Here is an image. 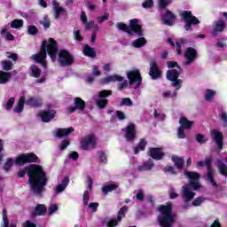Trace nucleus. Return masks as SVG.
<instances>
[{"label": "nucleus", "instance_id": "f257e3e1", "mask_svg": "<svg viewBox=\"0 0 227 227\" xmlns=\"http://www.w3.org/2000/svg\"><path fill=\"white\" fill-rule=\"evenodd\" d=\"M26 173L28 176V184L34 194H42L43 187L47 185V175L41 165H30L24 170H20L18 176L22 178Z\"/></svg>", "mask_w": 227, "mask_h": 227}, {"label": "nucleus", "instance_id": "f03ea898", "mask_svg": "<svg viewBox=\"0 0 227 227\" xmlns=\"http://www.w3.org/2000/svg\"><path fill=\"white\" fill-rule=\"evenodd\" d=\"M47 52L51 61H54L58 54V44L52 38L43 41L39 53L32 55L31 59L35 61V63H40L43 68H47V62L45 61L47 59Z\"/></svg>", "mask_w": 227, "mask_h": 227}, {"label": "nucleus", "instance_id": "7ed1b4c3", "mask_svg": "<svg viewBox=\"0 0 227 227\" xmlns=\"http://www.w3.org/2000/svg\"><path fill=\"white\" fill-rule=\"evenodd\" d=\"M157 210L160 212V215L158 217V222L161 227H172L176 216L171 212V202H168L166 206H160Z\"/></svg>", "mask_w": 227, "mask_h": 227}, {"label": "nucleus", "instance_id": "20e7f679", "mask_svg": "<svg viewBox=\"0 0 227 227\" xmlns=\"http://www.w3.org/2000/svg\"><path fill=\"white\" fill-rule=\"evenodd\" d=\"M26 162H38V157L35 153H26L20 155L15 161L13 159L9 158L4 162V170L10 171L14 164L17 166H24Z\"/></svg>", "mask_w": 227, "mask_h": 227}, {"label": "nucleus", "instance_id": "39448f33", "mask_svg": "<svg viewBox=\"0 0 227 227\" xmlns=\"http://www.w3.org/2000/svg\"><path fill=\"white\" fill-rule=\"evenodd\" d=\"M168 68H172L167 72V79L172 82V86L176 90H180L182 88V80L178 79L180 74H182V69L176 62H168Z\"/></svg>", "mask_w": 227, "mask_h": 227}, {"label": "nucleus", "instance_id": "423d86ee", "mask_svg": "<svg viewBox=\"0 0 227 227\" xmlns=\"http://www.w3.org/2000/svg\"><path fill=\"white\" fill-rule=\"evenodd\" d=\"M116 27L121 31H126L129 35H134V33H137L138 36H143V30L141 29V25H139V20L137 19L131 20L129 27L123 23H118Z\"/></svg>", "mask_w": 227, "mask_h": 227}, {"label": "nucleus", "instance_id": "0eeeda50", "mask_svg": "<svg viewBox=\"0 0 227 227\" xmlns=\"http://www.w3.org/2000/svg\"><path fill=\"white\" fill-rule=\"evenodd\" d=\"M25 103L27 106H31L32 107H38V106H42V98L28 97L26 99L24 97H21L18 105L14 107V113H22Z\"/></svg>", "mask_w": 227, "mask_h": 227}, {"label": "nucleus", "instance_id": "6e6552de", "mask_svg": "<svg viewBox=\"0 0 227 227\" xmlns=\"http://www.w3.org/2000/svg\"><path fill=\"white\" fill-rule=\"evenodd\" d=\"M197 166L199 168H203L206 166L207 172V178L208 182L213 185V187L217 186V183L214 182V169H212V160L210 159H206L205 161H198Z\"/></svg>", "mask_w": 227, "mask_h": 227}, {"label": "nucleus", "instance_id": "1a4fd4ad", "mask_svg": "<svg viewBox=\"0 0 227 227\" xmlns=\"http://www.w3.org/2000/svg\"><path fill=\"white\" fill-rule=\"evenodd\" d=\"M182 20L185 22V29L186 31H190L191 26L200 24V20L198 18L192 16V12L189 11H184L180 13Z\"/></svg>", "mask_w": 227, "mask_h": 227}, {"label": "nucleus", "instance_id": "9d476101", "mask_svg": "<svg viewBox=\"0 0 227 227\" xmlns=\"http://www.w3.org/2000/svg\"><path fill=\"white\" fill-rule=\"evenodd\" d=\"M59 63L62 67H68V65L74 63V56H72L67 50H60L59 51Z\"/></svg>", "mask_w": 227, "mask_h": 227}, {"label": "nucleus", "instance_id": "9b49d317", "mask_svg": "<svg viewBox=\"0 0 227 227\" xmlns=\"http://www.w3.org/2000/svg\"><path fill=\"white\" fill-rule=\"evenodd\" d=\"M128 79L129 81V84H134L135 90H137L139 86H141V74L139 73V70L135 69L132 71L128 72L127 74Z\"/></svg>", "mask_w": 227, "mask_h": 227}, {"label": "nucleus", "instance_id": "f8f14e48", "mask_svg": "<svg viewBox=\"0 0 227 227\" xmlns=\"http://www.w3.org/2000/svg\"><path fill=\"white\" fill-rule=\"evenodd\" d=\"M184 175L189 179L190 185L192 187L193 191H198V189L201 187V184H200V174L184 171Z\"/></svg>", "mask_w": 227, "mask_h": 227}, {"label": "nucleus", "instance_id": "ddd939ff", "mask_svg": "<svg viewBox=\"0 0 227 227\" xmlns=\"http://www.w3.org/2000/svg\"><path fill=\"white\" fill-rule=\"evenodd\" d=\"M97 146V137L95 135H87L82 139V150H93Z\"/></svg>", "mask_w": 227, "mask_h": 227}, {"label": "nucleus", "instance_id": "4468645a", "mask_svg": "<svg viewBox=\"0 0 227 227\" xmlns=\"http://www.w3.org/2000/svg\"><path fill=\"white\" fill-rule=\"evenodd\" d=\"M179 123L181 127L177 130V137L179 139H184L185 137L184 129H191V127H192V121L187 120L185 117H181Z\"/></svg>", "mask_w": 227, "mask_h": 227}, {"label": "nucleus", "instance_id": "2eb2a0df", "mask_svg": "<svg viewBox=\"0 0 227 227\" xmlns=\"http://www.w3.org/2000/svg\"><path fill=\"white\" fill-rule=\"evenodd\" d=\"M111 90H101L99 92L98 98L96 99V105L99 109H104L106 106H107V97H110L112 95Z\"/></svg>", "mask_w": 227, "mask_h": 227}, {"label": "nucleus", "instance_id": "dca6fc26", "mask_svg": "<svg viewBox=\"0 0 227 227\" xmlns=\"http://www.w3.org/2000/svg\"><path fill=\"white\" fill-rule=\"evenodd\" d=\"M83 207H87L88 210L90 212H95L97 208H98V203L97 202H91L88 204V201H90V192L85 191L83 193Z\"/></svg>", "mask_w": 227, "mask_h": 227}, {"label": "nucleus", "instance_id": "f3484780", "mask_svg": "<svg viewBox=\"0 0 227 227\" xmlns=\"http://www.w3.org/2000/svg\"><path fill=\"white\" fill-rule=\"evenodd\" d=\"M125 212H127V207H124L120 209L118 216H117V220L116 219H111L109 221H106V226L107 227H114L118 225V223H120L121 221V219H123V217H125Z\"/></svg>", "mask_w": 227, "mask_h": 227}, {"label": "nucleus", "instance_id": "a211bd4d", "mask_svg": "<svg viewBox=\"0 0 227 227\" xmlns=\"http://www.w3.org/2000/svg\"><path fill=\"white\" fill-rule=\"evenodd\" d=\"M123 131L125 132L127 141L136 139V125L134 123H129Z\"/></svg>", "mask_w": 227, "mask_h": 227}, {"label": "nucleus", "instance_id": "6ab92c4d", "mask_svg": "<svg viewBox=\"0 0 227 227\" xmlns=\"http://www.w3.org/2000/svg\"><path fill=\"white\" fill-rule=\"evenodd\" d=\"M55 114L56 111L54 110L43 111L39 114V117L44 123H49L54 118Z\"/></svg>", "mask_w": 227, "mask_h": 227}, {"label": "nucleus", "instance_id": "aec40b11", "mask_svg": "<svg viewBox=\"0 0 227 227\" xmlns=\"http://www.w3.org/2000/svg\"><path fill=\"white\" fill-rule=\"evenodd\" d=\"M181 196L184 201H191L196 196V193L189 186H183Z\"/></svg>", "mask_w": 227, "mask_h": 227}, {"label": "nucleus", "instance_id": "412c9836", "mask_svg": "<svg viewBox=\"0 0 227 227\" xmlns=\"http://www.w3.org/2000/svg\"><path fill=\"white\" fill-rule=\"evenodd\" d=\"M224 27H226V24L223 20L215 21L213 24V36H217L219 33H223L224 31Z\"/></svg>", "mask_w": 227, "mask_h": 227}, {"label": "nucleus", "instance_id": "4be33fe9", "mask_svg": "<svg viewBox=\"0 0 227 227\" xmlns=\"http://www.w3.org/2000/svg\"><path fill=\"white\" fill-rule=\"evenodd\" d=\"M211 136L214 141H215L218 148L221 150V148H223V133L217 129H213L211 131Z\"/></svg>", "mask_w": 227, "mask_h": 227}, {"label": "nucleus", "instance_id": "5701e85b", "mask_svg": "<svg viewBox=\"0 0 227 227\" xmlns=\"http://www.w3.org/2000/svg\"><path fill=\"white\" fill-rule=\"evenodd\" d=\"M149 155L155 160H160L162 157H164V153L162 152V149L160 148H151L149 150Z\"/></svg>", "mask_w": 227, "mask_h": 227}, {"label": "nucleus", "instance_id": "b1692460", "mask_svg": "<svg viewBox=\"0 0 227 227\" xmlns=\"http://www.w3.org/2000/svg\"><path fill=\"white\" fill-rule=\"evenodd\" d=\"M198 52L193 48H188L184 52V58L187 59V63H192L196 59Z\"/></svg>", "mask_w": 227, "mask_h": 227}, {"label": "nucleus", "instance_id": "393cba45", "mask_svg": "<svg viewBox=\"0 0 227 227\" xmlns=\"http://www.w3.org/2000/svg\"><path fill=\"white\" fill-rule=\"evenodd\" d=\"M52 4H53L55 19H59L60 15H63L66 13L65 9H63V7L59 6V4L56 0H52Z\"/></svg>", "mask_w": 227, "mask_h": 227}, {"label": "nucleus", "instance_id": "a878e982", "mask_svg": "<svg viewBox=\"0 0 227 227\" xmlns=\"http://www.w3.org/2000/svg\"><path fill=\"white\" fill-rule=\"evenodd\" d=\"M162 20L167 26H173L175 24V15L169 11H167L162 16Z\"/></svg>", "mask_w": 227, "mask_h": 227}, {"label": "nucleus", "instance_id": "bb28decb", "mask_svg": "<svg viewBox=\"0 0 227 227\" xmlns=\"http://www.w3.org/2000/svg\"><path fill=\"white\" fill-rule=\"evenodd\" d=\"M72 132H74V128L57 129L54 131V136L55 137H63L68 136V134H72Z\"/></svg>", "mask_w": 227, "mask_h": 227}, {"label": "nucleus", "instance_id": "cd10ccee", "mask_svg": "<svg viewBox=\"0 0 227 227\" xmlns=\"http://www.w3.org/2000/svg\"><path fill=\"white\" fill-rule=\"evenodd\" d=\"M149 75H151L152 79H159L160 77V70H159L155 62L151 63Z\"/></svg>", "mask_w": 227, "mask_h": 227}, {"label": "nucleus", "instance_id": "c85d7f7f", "mask_svg": "<svg viewBox=\"0 0 227 227\" xmlns=\"http://www.w3.org/2000/svg\"><path fill=\"white\" fill-rule=\"evenodd\" d=\"M74 105H75V107L71 106L68 108L69 113H74V111H75V109H81L82 111V109H84L85 103L82 99H81L79 98H75Z\"/></svg>", "mask_w": 227, "mask_h": 227}, {"label": "nucleus", "instance_id": "c756f323", "mask_svg": "<svg viewBox=\"0 0 227 227\" xmlns=\"http://www.w3.org/2000/svg\"><path fill=\"white\" fill-rule=\"evenodd\" d=\"M123 82V77L118 74H113L110 76H107L103 80V82L105 84H107L109 82Z\"/></svg>", "mask_w": 227, "mask_h": 227}, {"label": "nucleus", "instance_id": "7c9ffc66", "mask_svg": "<svg viewBox=\"0 0 227 227\" xmlns=\"http://www.w3.org/2000/svg\"><path fill=\"white\" fill-rule=\"evenodd\" d=\"M68 182H70V178H68V176H64L62 178V184H58L56 187L57 194H59V192H63V191L67 189V186L68 185Z\"/></svg>", "mask_w": 227, "mask_h": 227}, {"label": "nucleus", "instance_id": "2f4dec72", "mask_svg": "<svg viewBox=\"0 0 227 227\" xmlns=\"http://www.w3.org/2000/svg\"><path fill=\"white\" fill-rule=\"evenodd\" d=\"M216 91L214 90L207 89L205 90L204 98L207 102H212L214 100V97L216 95Z\"/></svg>", "mask_w": 227, "mask_h": 227}, {"label": "nucleus", "instance_id": "473e14b6", "mask_svg": "<svg viewBox=\"0 0 227 227\" xmlns=\"http://www.w3.org/2000/svg\"><path fill=\"white\" fill-rule=\"evenodd\" d=\"M47 212V208L44 205L39 204L35 207V209L34 212H32L33 215H43Z\"/></svg>", "mask_w": 227, "mask_h": 227}, {"label": "nucleus", "instance_id": "72a5a7b5", "mask_svg": "<svg viewBox=\"0 0 227 227\" xmlns=\"http://www.w3.org/2000/svg\"><path fill=\"white\" fill-rule=\"evenodd\" d=\"M153 168V160H149L145 162L142 166L138 167L139 171H150Z\"/></svg>", "mask_w": 227, "mask_h": 227}, {"label": "nucleus", "instance_id": "f704fd0d", "mask_svg": "<svg viewBox=\"0 0 227 227\" xmlns=\"http://www.w3.org/2000/svg\"><path fill=\"white\" fill-rule=\"evenodd\" d=\"M172 160L177 169H182V168H184V158L178 156H172Z\"/></svg>", "mask_w": 227, "mask_h": 227}, {"label": "nucleus", "instance_id": "c9c22d12", "mask_svg": "<svg viewBox=\"0 0 227 227\" xmlns=\"http://www.w3.org/2000/svg\"><path fill=\"white\" fill-rule=\"evenodd\" d=\"M12 74L4 71H0V84H6L10 81Z\"/></svg>", "mask_w": 227, "mask_h": 227}, {"label": "nucleus", "instance_id": "e433bc0d", "mask_svg": "<svg viewBox=\"0 0 227 227\" xmlns=\"http://www.w3.org/2000/svg\"><path fill=\"white\" fill-rule=\"evenodd\" d=\"M132 45H133V47L139 49V48L143 47L144 45H146V39H145V37H140V38L133 41Z\"/></svg>", "mask_w": 227, "mask_h": 227}, {"label": "nucleus", "instance_id": "4c0bfd02", "mask_svg": "<svg viewBox=\"0 0 227 227\" xmlns=\"http://www.w3.org/2000/svg\"><path fill=\"white\" fill-rule=\"evenodd\" d=\"M116 189H118V184H110L103 186L102 192H104V194H107L108 192H111V191H114Z\"/></svg>", "mask_w": 227, "mask_h": 227}, {"label": "nucleus", "instance_id": "58836bf2", "mask_svg": "<svg viewBox=\"0 0 227 227\" xmlns=\"http://www.w3.org/2000/svg\"><path fill=\"white\" fill-rule=\"evenodd\" d=\"M83 54L89 56V58H95V50L90 45H85L83 48Z\"/></svg>", "mask_w": 227, "mask_h": 227}, {"label": "nucleus", "instance_id": "ea45409f", "mask_svg": "<svg viewBox=\"0 0 227 227\" xmlns=\"http://www.w3.org/2000/svg\"><path fill=\"white\" fill-rule=\"evenodd\" d=\"M22 26H24V20H13L11 22V27L12 29H19L20 27H22Z\"/></svg>", "mask_w": 227, "mask_h": 227}, {"label": "nucleus", "instance_id": "a19ab883", "mask_svg": "<svg viewBox=\"0 0 227 227\" xmlns=\"http://www.w3.org/2000/svg\"><path fill=\"white\" fill-rule=\"evenodd\" d=\"M40 74H42V71H40V68L36 66H31L30 67V75L32 77L38 78L40 77Z\"/></svg>", "mask_w": 227, "mask_h": 227}, {"label": "nucleus", "instance_id": "79ce46f5", "mask_svg": "<svg viewBox=\"0 0 227 227\" xmlns=\"http://www.w3.org/2000/svg\"><path fill=\"white\" fill-rule=\"evenodd\" d=\"M145 146H146V141L145 139H142L138 146L135 148L134 150L135 153L137 154V153H139V152H143Z\"/></svg>", "mask_w": 227, "mask_h": 227}, {"label": "nucleus", "instance_id": "37998d69", "mask_svg": "<svg viewBox=\"0 0 227 227\" xmlns=\"http://www.w3.org/2000/svg\"><path fill=\"white\" fill-rule=\"evenodd\" d=\"M59 210V207L58 204H51L48 208V214L49 215H53V214H56Z\"/></svg>", "mask_w": 227, "mask_h": 227}, {"label": "nucleus", "instance_id": "c03bdc74", "mask_svg": "<svg viewBox=\"0 0 227 227\" xmlns=\"http://www.w3.org/2000/svg\"><path fill=\"white\" fill-rule=\"evenodd\" d=\"M218 169L221 173V175H223V176H227V167L226 165H223L222 161H218Z\"/></svg>", "mask_w": 227, "mask_h": 227}, {"label": "nucleus", "instance_id": "a18cd8bd", "mask_svg": "<svg viewBox=\"0 0 227 227\" xmlns=\"http://www.w3.org/2000/svg\"><path fill=\"white\" fill-rule=\"evenodd\" d=\"M163 98H175L176 97V91H174L173 93L169 90H165L162 92Z\"/></svg>", "mask_w": 227, "mask_h": 227}, {"label": "nucleus", "instance_id": "49530a36", "mask_svg": "<svg viewBox=\"0 0 227 227\" xmlns=\"http://www.w3.org/2000/svg\"><path fill=\"white\" fill-rule=\"evenodd\" d=\"M196 139H197L198 143H200V145H203V143H207V141H208V138H207V137H205L202 134H198L196 136Z\"/></svg>", "mask_w": 227, "mask_h": 227}, {"label": "nucleus", "instance_id": "de8ad7c7", "mask_svg": "<svg viewBox=\"0 0 227 227\" xmlns=\"http://www.w3.org/2000/svg\"><path fill=\"white\" fill-rule=\"evenodd\" d=\"M91 27H93L95 29V31H98V27L97 25H95V22L93 21H87L85 23V29H91Z\"/></svg>", "mask_w": 227, "mask_h": 227}, {"label": "nucleus", "instance_id": "09e8293b", "mask_svg": "<svg viewBox=\"0 0 227 227\" xmlns=\"http://www.w3.org/2000/svg\"><path fill=\"white\" fill-rule=\"evenodd\" d=\"M74 40H76L77 42H82V35H81V31H79V29L74 28Z\"/></svg>", "mask_w": 227, "mask_h": 227}, {"label": "nucleus", "instance_id": "8fccbe9b", "mask_svg": "<svg viewBox=\"0 0 227 227\" xmlns=\"http://www.w3.org/2000/svg\"><path fill=\"white\" fill-rule=\"evenodd\" d=\"M3 227H8L10 221H8V216L6 215V209H3Z\"/></svg>", "mask_w": 227, "mask_h": 227}, {"label": "nucleus", "instance_id": "3c124183", "mask_svg": "<svg viewBox=\"0 0 227 227\" xmlns=\"http://www.w3.org/2000/svg\"><path fill=\"white\" fill-rule=\"evenodd\" d=\"M158 4L160 8H166L168 4H171V0H159Z\"/></svg>", "mask_w": 227, "mask_h": 227}, {"label": "nucleus", "instance_id": "603ef678", "mask_svg": "<svg viewBox=\"0 0 227 227\" xmlns=\"http://www.w3.org/2000/svg\"><path fill=\"white\" fill-rule=\"evenodd\" d=\"M13 104H15V98H9L5 105V109H7V111H10V109L13 107Z\"/></svg>", "mask_w": 227, "mask_h": 227}, {"label": "nucleus", "instance_id": "864d4df0", "mask_svg": "<svg viewBox=\"0 0 227 227\" xmlns=\"http://www.w3.org/2000/svg\"><path fill=\"white\" fill-rule=\"evenodd\" d=\"M143 8L148 9V8H153V0H145L142 4Z\"/></svg>", "mask_w": 227, "mask_h": 227}, {"label": "nucleus", "instance_id": "5fc2aeb1", "mask_svg": "<svg viewBox=\"0 0 227 227\" xmlns=\"http://www.w3.org/2000/svg\"><path fill=\"white\" fill-rule=\"evenodd\" d=\"M185 43V40L182 39L180 42H176V52L177 54H182V45Z\"/></svg>", "mask_w": 227, "mask_h": 227}, {"label": "nucleus", "instance_id": "6e6d98bb", "mask_svg": "<svg viewBox=\"0 0 227 227\" xmlns=\"http://www.w3.org/2000/svg\"><path fill=\"white\" fill-rule=\"evenodd\" d=\"M109 20V13H105L103 16L98 17L97 20L98 24H102L105 20Z\"/></svg>", "mask_w": 227, "mask_h": 227}, {"label": "nucleus", "instance_id": "4d7b16f0", "mask_svg": "<svg viewBox=\"0 0 227 227\" xmlns=\"http://www.w3.org/2000/svg\"><path fill=\"white\" fill-rule=\"evenodd\" d=\"M121 105L128 106L129 107H130V106H132V100H130L129 98H122Z\"/></svg>", "mask_w": 227, "mask_h": 227}, {"label": "nucleus", "instance_id": "13d9d810", "mask_svg": "<svg viewBox=\"0 0 227 227\" xmlns=\"http://www.w3.org/2000/svg\"><path fill=\"white\" fill-rule=\"evenodd\" d=\"M2 67L4 70H11L12 69V63L8 60L2 62Z\"/></svg>", "mask_w": 227, "mask_h": 227}, {"label": "nucleus", "instance_id": "bf43d9fd", "mask_svg": "<svg viewBox=\"0 0 227 227\" xmlns=\"http://www.w3.org/2000/svg\"><path fill=\"white\" fill-rule=\"evenodd\" d=\"M98 155L101 162H107V155H106V153H104L103 152H99Z\"/></svg>", "mask_w": 227, "mask_h": 227}, {"label": "nucleus", "instance_id": "052dcab7", "mask_svg": "<svg viewBox=\"0 0 227 227\" xmlns=\"http://www.w3.org/2000/svg\"><path fill=\"white\" fill-rule=\"evenodd\" d=\"M68 145H70V141L68 139H65L64 141L61 142L59 145L60 150H65V148H67Z\"/></svg>", "mask_w": 227, "mask_h": 227}, {"label": "nucleus", "instance_id": "680f3d73", "mask_svg": "<svg viewBox=\"0 0 227 227\" xmlns=\"http://www.w3.org/2000/svg\"><path fill=\"white\" fill-rule=\"evenodd\" d=\"M27 31H28V35H36V32H37L38 30L36 29V27H35V26H29V27H27Z\"/></svg>", "mask_w": 227, "mask_h": 227}, {"label": "nucleus", "instance_id": "e2e57ef3", "mask_svg": "<svg viewBox=\"0 0 227 227\" xmlns=\"http://www.w3.org/2000/svg\"><path fill=\"white\" fill-rule=\"evenodd\" d=\"M92 75H94L95 77H98V75H100V70H98V67H92Z\"/></svg>", "mask_w": 227, "mask_h": 227}, {"label": "nucleus", "instance_id": "0e129e2a", "mask_svg": "<svg viewBox=\"0 0 227 227\" xmlns=\"http://www.w3.org/2000/svg\"><path fill=\"white\" fill-rule=\"evenodd\" d=\"M169 196H170V200H175L176 198H178V193L175 192V189H170L169 190Z\"/></svg>", "mask_w": 227, "mask_h": 227}, {"label": "nucleus", "instance_id": "69168bd1", "mask_svg": "<svg viewBox=\"0 0 227 227\" xmlns=\"http://www.w3.org/2000/svg\"><path fill=\"white\" fill-rule=\"evenodd\" d=\"M201 203H203V199L199 197L195 200H193L192 205H193V207H200V205H201Z\"/></svg>", "mask_w": 227, "mask_h": 227}, {"label": "nucleus", "instance_id": "338daca9", "mask_svg": "<svg viewBox=\"0 0 227 227\" xmlns=\"http://www.w3.org/2000/svg\"><path fill=\"white\" fill-rule=\"evenodd\" d=\"M216 47H220L221 49L226 47V39H223L222 41H218L216 43Z\"/></svg>", "mask_w": 227, "mask_h": 227}, {"label": "nucleus", "instance_id": "774afa93", "mask_svg": "<svg viewBox=\"0 0 227 227\" xmlns=\"http://www.w3.org/2000/svg\"><path fill=\"white\" fill-rule=\"evenodd\" d=\"M23 227H36V224H35L34 223H31L29 221H26L23 223Z\"/></svg>", "mask_w": 227, "mask_h": 227}]
</instances>
